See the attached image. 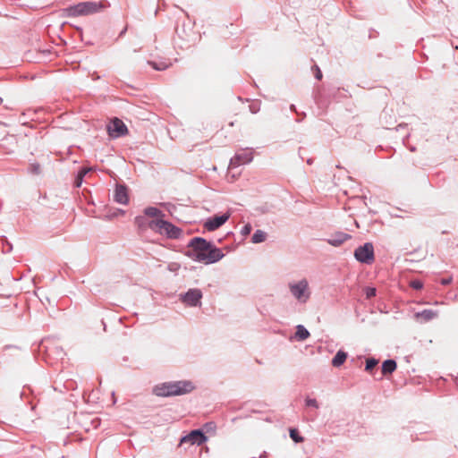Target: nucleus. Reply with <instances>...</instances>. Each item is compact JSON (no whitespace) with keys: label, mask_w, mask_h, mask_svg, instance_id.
<instances>
[{"label":"nucleus","mask_w":458,"mask_h":458,"mask_svg":"<svg viewBox=\"0 0 458 458\" xmlns=\"http://www.w3.org/2000/svg\"><path fill=\"white\" fill-rule=\"evenodd\" d=\"M230 217L229 213H225L220 216H214L209 217L204 224V227L209 231L213 232L222 226Z\"/></svg>","instance_id":"obj_10"},{"label":"nucleus","mask_w":458,"mask_h":458,"mask_svg":"<svg viewBox=\"0 0 458 458\" xmlns=\"http://www.w3.org/2000/svg\"><path fill=\"white\" fill-rule=\"evenodd\" d=\"M3 102H4V99H3V98L0 97V106L3 104Z\"/></svg>","instance_id":"obj_40"},{"label":"nucleus","mask_w":458,"mask_h":458,"mask_svg":"<svg viewBox=\"0 0 458 458\" xmlns=\"http://www.w3.org/2000/svg\"><path fill=\"white\" fill-rule=\"evenodd\" d=\"M202 298V292L198 289H190L183 295H182V301L190 307H197L200 305V300Z\"/></svg>","instance_id":"obj_9"},{"label":"nucleus","mask_w":458,"mask_h":458,"mask_svg":"<svg viewBox=\"0 0 458 458\" xmlns=\"http://www.w3.org/2000/svg\"><path fill=\"white\" fill-rule=\"evenodd\" d=\"M438 313L432 310H424L421 312H417L415 318L420 322H428L437 318Z\"/></svg>","instance_id":"obj_15"},{"label":"nucleus","mask_w":458,"mask_h":458,"mask_svg":"<svg viewBox=\"0 0 458 458\" xmlns=\"http://www.w3.org/2000/svg\"><path fill=\"white\" fill-rule=\"evenodd\" d=\"M107 6H109V4L106 1H86L81 2L77 4L70 5L64 8L63 12L64 15L66 17H77L96 13L106 8Z\"/></svg>","instance_id":"obj_3"},{"label":"nucleus","mask_w":458,"mask_h":458,"mask_svg":"<svg viewBox=\"0 0 458 458\" xmlns=\"http://www.w3.org/2000/svg\"><path fill=\"white\" fill-rule=\"evenodd\" d=\"M268 454L266 451H264L262 454H260L259 458H267Z\"/></svg>","instance_id":"obj_34"},{"label":"nucleus","mask_w":458,"mask_h":458,"mask_svg":"<svg viewBox=\"0 0 458 458\" xmlns=\"http://www.w3.org/2000/svg\"><path fill=\"white\" fill-rule=\"evenodd\" d=\"M351 238L352 236L349 233L337 232L330 236L327 242L332 246L338 247Z\"/></svg>","instance_id":"obj_14"},{"label":"nucleus","mask_w":458,"mask_h":458,"mask_svg":"<svg viewBox=\"0 0 458 458\" xmlns=\"http://www.w3.org/2000/svg\"><path fill=\"white\" fill-rule=\"evenodd\" d=\"M187 247L190 249L185 252L187 257L206 265L216 263L225 256L219 248L202 237H193Z\"/></svg>","instance_id":"obj_1"},{"label":"nucleus","mask_w":458,"mask_h":458,"mask_svg":"<svg viewBox=\"0 0 458 458\" xmlns=\"http://www.w3.org/2000/svg\"><path fill=\"white\" fill-rule=\"evenodd\" d=\"M354 258L357 261L364 264L372 263V242H366L354 250Z\"/></svg>","instance_id":"obj_7"},{"label":"nucleus","mask_w":458,"mask_h":458,"mask_svg":"<svg viewBox=\"0 0 458 458\" xmlns=\"http://www.w3.org/2000/svg\"><path fill=\"white\" fill-rule=\"evenodd\" d=\"M289 435L293 441L295 443H301L304 441L303 437L300 435L299 430L297 428H290Z\"/></svg>","instance_id":"obj_23"},{"label":"nucleus","mask_w":458,"mask_h":458,"mask_svg":"<svg viewBox=\"0 0 458 458\" xmlns=\"http://www.w3.org/2000/svg\"><path fill=\"white\" fill-rule=\"evenodd\" d=\"M182 12H183V13H185V15H186L187 17H189V14H188V13H187V12H185V11H184V10H182Z\"/></svg>","instance_id":"obj_39"},{"label":"nucleus","mask_w":458,"mask_h":458,"mask_svg":"<svg viewBox=\"0 0 458 458\" xmlns=\"http://www.w3.org/2000/svg\"><path fill=\"white\" fill-rule=\"evenodd\" d=\"M449 282H450V280H449V279H444V280L442 281V284H449Z\"/></svg>","instance_id":"obj_36"},{"label":"nucleus","mask_w":458,"mask_h":458,"mask_svg":"<svg viewBox=\"0 0 458 458\" xmlns=\"http://www.w3.org/2000/svg\"><path fill=\"white\" fill-rule=\"evenodd\" d=\"M151 220H148L146 216H138L135 217V225L141 230L149 228V223Z\"/></svg>","instance_id":"obj_20"},{"label":"nucleus","mask_w":458,"mask_h":458,"mask_svg":"<svg viewBox=\"0 0 458 458\" xmlns=\"http://www.w3.org/2000/svg\"><path fill=\"white\" fill-rule=\"evenodd\" d=\"M82 180L79 179V175L77 174L74 184L76 187H80L81 185Z\"/></svg>","instance_id":"obj_32"},{"label":"nucleus","mask_w":458,"mask_h":458,"mask_svg":"<svg viewBox=\"0 0 458 458\" xmlns=\"http://www.w3.org/2000/svg\"><path fill=\"white\" fill-rule=\"evenodd\" d=\"M396 369V362L394 360H386L382 364V374L388 375Z\"/></svg>","instance_id":"obj_18"},{"label":"nucleus","mask_w":458,"mask_h":458,"mask_svg":"<svg viewBox=\"0 0 458 458\" xmlns=\"http://www.w3.org/2000/svg\"><path fill=\"white\" fill-rule=\"evenodd\" d=\"M366 296L368 299L372 297V286H366L365 288Z\"/></svg>","instance_id":"obj_31"},{"label":"nucleus","mask_w":458,"mask_h":458,"mask_svg":"<svg viewBox=\"0 0 458 458\" xmlns=\"http://www.w3.org/2000/svg\"><path fill=\"white\" fill-rule=\"evenodd\" d=\"M252 159L253 154L251 151H242L241 153H236L235 156L231 158L230 165H240L242 164H249Z\"/></svg>","instance_id":"obj_13"},{"label":"nucleus","mask_w":458,"mask_h":458,"mask_svg":"<svg viewBox=\"0 0 458 458\" xmlns=\"http://www.w3.org/2000/svg\"><path fill=\"white\" fill-rule=\"evenodd\" d=\"M250 109L251 113H253V114H256V113L259 111V107H257V106H254V105H251V106H250Z\"/></svg>","instance_id":"obj_33"},{"label":"nucleus","mask_w":458,"mask_h":458,"mask_svg":"<svg viewBox=\"0 0 458 458\" xmlns=\"http://www.w3.org/2000/svg\"><path fill=\"white\" fill-rule=\"evenodd\" d=\"M128 130L124 123L118 119L114 118L112 121L111 125L108 126V133L113 138H117L120 136H123L127 133Z\"/></svg>","instance_id":"obj_11"},{"label":"nucleus","mask_w":458,"mask_h":458,"mask_svg":"<svg viewBox=\"0 0 458 458\" xmlns=\"http://www.w3.org/2000/svg\"><path fill=\"white\" fill-rule=\"evenodd\" d=\"M365 369L368 372L372 373V357H369L366 359Z\"/></svg>","instance_id":"obj_28"},{"label":"nucleus","mask_w":458,"mask_h":458,"mask_svg":"<svg viewBox=\"0 0 458 458\" xmlns=\"http://www.w3.org/2000/svg\"><path fill=\"white\" fill-rule=\"evenodd\" d=\"M125 31H126V29H124L123 30H122L119 36H120V37H121V36H123V35L125 33Z\"/></svg>","instance_id":"obj_38"},{"label":"nucleus","mask_w":458,"mask_h":458,"mask_svg":"<svg viewBox=\"0 0 458 458\" xmlns=\"http://www.w3.org/2000/svg\"><path fill=\"white\" fill-rule=\"evenodd\" d=\"M88 169L86 168H81L79 172H78V175H79V179L81 180H83V177L87 174L88 173Z\"/></svg>","instance_id":"obj_29"},{"label":"nucleus","mask_w":458,"mask_h":458,"mask_svg":"<svg viewBox=\"0 0 458 458\" xmlns=\"http://www.w3.org/2000/svg\"><path fill=\"white\" fill-rule=\"evenodd\" d=\"M308 164H311V159H308Z\"/></svg>","instance_id":"obj_41"},{"label":"nucleus","mask_w":458,"mask_h":458,"mask_svg":"<svg viewBox=\"0 0 458 458\" xmlns=\"http://www.w3.org/2000/svg\"><path fill=\"white\" fill-rule=\"evenodd\" d=\"M346 359L347 353L342 350H339L332 360V365L335 368H338L344 363Z\"/></svg>","instance_id":"obj_17"},{"label":"nucleus","mask_w":458,"mask_h":458,"mask_svg":"<svg viewBox=\"0 0 458 458\" xmlns=\"http://www.w3.org/2000/svg\"><path fill=\"white\" fill-rule=\"evenodd\" d=\"M28 172L33 175H39L41 174V166L38 163H31L28 167Z\"/></svg>","instance_id":"obj_24"},{"label":"nucleus","mask_w":458,"mask_h":458,"mask_svg":"<svg viewBox=\"0 0 458 458\" xmlns=\"http://www.w3.org/2000/svg\"><path fill=\"white\" fill-rule=\"evenodd\" d=\"M252 230V226L250 224H246L242 226V228L241 229V234L244 237H246L247 235H249L250 233Z\"/></svg>","instance_id":"obj_26"},{"label":"nucleus","mask_w":458,"mask_h":458,"mask_svg":"<svg viewBox=\"0 0 458 458\" xmlns=\"http://www.w3.org/2000/svg\"><path fill=\"white\" fill-rule=\"evenodd\" d=\"M305 404L306 406H309V407H314L316 409L318 408V403L317 402L316 399H312V398H306L305 400Z\"/></svg>","instance_id":"obj_27"},{"label":"nucleus","mask_w":458,"mask_h":458,"mask_svg":"<svg viewBox=\"0 0 458 458\" xmlns=\"http://www.w3.org/2000/svg\"><path fill=\"white\" fill-rule=\"evenodd\" d=\"M267 234L262 230H257L251 238V242L253 243H260L263 242L266 240Z\"/></svg>","instance_id":"obj_21"},{"label":"nucleus","mask_w":458,"mask_h":458,"mask_svg":"<svg viewBox=\"0 0 458 458\" xmlns=\"http://www.w3.org/2000/svg\"><path fill=\"white\" fill-rule=\"evenodd\" d=\"M175 34L174 42L182 49L189 48L198 38L193 30V26H186L184 22L175 28Z\"/></svg>","instance_id":"obj_5"},{"label":"nucleus","mask_w":458,"mask_h":458,"mask_svg":"<svg viewBox=\"0 0 458 458\" xmlns=\"http://www.w3.org/2000/svg\"><path fill=\"white\" fill-rule=\"evenodd\" d=\"M149 229L161 235H165L168 239H180L182 235V230L164 219H152L149 223Z\"/></svg>","instance_id":"obj_4"},{"label":"nucleus","mask_w":458,"mask_h":458,"mask_svg":"<svg viewBox=\"0 0 458 458\" xmlns=\"http://www.w3.org/2000/svg\"><path fill=\"white\" fill-rule=\"evenodd\" d=\"M290 292L301 302H306L310 298L309 284L306 279L290 284Z\"/></svg>","instance_id":"obj_6"},{"label":"nucleus","mask_w":458,"mask_h":458,"mask_svg":"<svg viewBox=\"0 0 458 458\" xmlns=\"http://www.w3.org/2000/svg\"><path fill=\"white\" fill-rule=\"evenodd\" d=\"M290 109L293 112H296V107L294 105H291Z\"/></svg>","instance_id":"obj_37"},{"label":"nucleus","mask_w":458,"mask_h":458,"mask_svg":"<svg viewBox=\"0 0 458 458\" xmlns=\"http://www.w3.org/2000/svg\"><path fill=\"white\" fill-rule=\"evenodd\" d=\"M195 388L190 380L170 381L158 384L153 387V394L160 397H170L189 394Z\"/></svg>","instance_id":"obj_2"},{"label":"nucleus","mask_w":458,"mask_h":458,"mask_svg":"<svg viewBox=\"0 0 458 458\" xmlns=\"http://www.w3.org/2000/svg\"><path fill=\"white\" fill-rule=\"evenodd\" d=\"M208 437L201 429H193L189 434L183 436L180 440V445L189 443L191 445H201L207 441Z\"/></svg>","instance_id":"obj_8"},{"label":"nucleus","mask_w":458,"mask_h":458,"mask_svg":"<svg viewBox=\"0 0 458 458\" xmlns=\"http://www.w3.org/2000/svg\"><path fill=\"white\" fill-rule=\"evenodd\" d=\"M58 355H60V356H61V359H63V356L64 355V352H63V350H62V349H60V350L58 351Z\"/></svg>","instance_id":"obj_35"},{"label":"nucleus","mask_w":458,"mask_h":458,"mask_svg":"<svg viewBox=\"0 0 458 458\" xmlns=\"http://www.w3.org/2000/svg\"><path fill=\"white\" fill-rule=\"evenodd\" d=\"M148 64L150 65L156 71H164L168 68V64L165 62L148 61Z\"/></svg>","instance_id":"obj_22"},{"label":"nucleus","mask_w":458,"mask_h":458,"mask_svg":"<svg viewBox=\"0 0 458 458\" xmlns=\"http://www.w3.org/2000/svg\"><path fill=\"white\" fill-rule=\"evenodd\" d=\"M114 199L119 204L126 205L129 202L128 189L124 184H116Z\"/></svg>","instance_id":"obj_12"},{"label":"nucleus","mask_w":458,"mask_h":458,"mask_svg":"<svg viewBox=\"0 0 458 458\" xmlns=\"http://www.w3.org/2000/svg\"><path fill=\"white\" fill-rule=\"evenodd\" d=\"M411 286L414 289H420L422 287V283L420 281H412L411 283Z\"/></svg>","instance_id":"obj_30"},{"label":"nucleus","mask_w":458,"mask_h":458,"mask_svg":"<svg viewBox=\"0 0 458 458\" xmlns=\"http://www.w3.org/2000/svg\"><path fill=\"white\" fill-rule=\"evenodd\" d=\"M309 336H310V332L304 326L298 325L296 327L295 338L298 341H304L307 338H309Z\"/></svg>","instance_id":"obj_19"},{"label":"nucleus","mask_w":458,"mask_h":458,"mask_svg":"<svg viewBox=\"0 0 458 458\" xmlns=\"http://www.w3.org/2000/svg\"><path fill=\"white\" fill-rule=\"evenodd\" d=\"M144 215L146 216L153 217L155 219H163L165 214L162 210L155 207H148L144 209Z\"/></svg>","instance_id":"obj_16"},{"label":"nucleus","mask_w":458,"mask_h":458,"mask_svg":"<svg viewBox=\"0 0 458 458\" xmlns=\"http://www.w3.org/2000/svg\"><path fill=\"white\" fill-rule=\"evenodd\" d=\"M312 71L314 72L315 78L318 81H321L322 77H323V74H322V72H321L320 68L317 64H314L312 66Z\"/></svg>","instance_id":"obj_25"}]
</instances>
